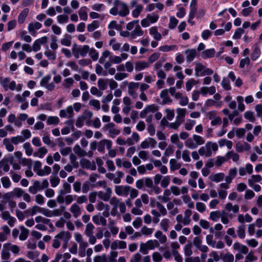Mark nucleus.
Here are the masks:
<instances>
[{
  "mask_svg": "<svg viewBox=\"0 0 262 262\" xmlns=\"http://www.w3.org/2000/svg\"><path fill=\"white\" fill-rule=\"evenodd\" d=\"M115 6L111 8L110 13L113 15H119L121 17H125L129 13L127 5L119 0H115L114 2Z\"/></svg>",
  "mask_w": 262,
  "mask_h": 262,
  "instance_id": "2",
  "label": "nucleus"
},
{
  "mask_svg": "<svg viewBox=\"0 0 262 262\" xmlns=\"http://www.w3.org/2000/svg\"><path fill=\"white\" fill-rule=\"evenodd\" d=\"M93 222L96 225H101L105 226L106 224V220L102 216L99 215H94L92 217Z\"/></svg>",
  "mask_w": 262,
  "mask_h": 262,
  "instance_id": "24",
  "label": "nucleus"
},
{
  "mask_svg": "<svg viewBox=\"0 0 262 262\" xmlns=\"http://www.w3.org/2000/svg\"><path fill=\"white\" fill-rule=\"evenodd\" d=\"M202 239L201 237L196 236L193 239V244L200 251L203 252H207L208 250V248L206 245H202Z\"/></svg>",
  "mask_w": 262,
  "mask_h": 262,
  "instance_id": "14",
  "label": "nucleus"
},
{
  "mask_svg": "<svg viewBox=\"0 0 262 262\" xmlns=\"http://www.w3.org/2000/svg\"><path fill=\"white\" fill-rule=\"evenodd\" d=\"M208 117L211 121V124L215 126L221 124L222 119L220 117L216 115V113L214 111L209 112L208 113Z\"/></svg>",
  "mask_w": 262,
  "mask_h": 262,
  "instance_id": "16",
  "label": "nucleus"
},
{
  "mask_svg": "<svg viewBox=\"0 0 262 262\" xmlns=\"http://www.w3.org/2000/svg\"><path fill=\"white\" fill-rule=\"evenodd\" d=\"M47 122L49 125L58 124L59 122V119L56 116H50L48 118Z\"/></svg>",
  "mask_w": 262,
  "mask_h": 262,
  "instance_id": "58",
  "label": "nucleus"
},
{
  "mask_svg": "<svg viewBox=\"0 0 262 262\" xmlns=\"http://www.w3.org/2000/svg\"><path fill=\"white\" fill-rule=\"evenodd\" d=\"M71 164L73 165L74 168H77L79 166V163L77 162V157L74 154H70L69 156Z\"/></svg>",
  "mask_w": 262,
  "mask_h": 262,
  "instance_id": "59",
  "label": "nucleus"
},
{
  "mask_svg": "<svg viewBox=\"0 0 262 262\" xmlns=\"http://www.w3.org/2000/svg\"><path fill=\"white\" fill-rule=\"evenodd\" d=\"M192 244L189 243L185 245L184 247V252L186 256L189 257L192 254V251L191 249Z\"/></svg>",
  "mask_w": 262,
  "mask_h": 262,
  "instance_id": "49",
  "label": "nucleus"
},
{
  "mask_svg": "<svg viewBox=\"0 0 262 262\" xmlns=\"http://www.w3.org/2000/svg\"><path fill=\"white\" fill-rule=\"evenodd\" d=\"M93 116V113L90 111H84L81 115H79L76 122V126L78 128L83 126L86 119H90Z\"/></svg>",
  "mask_w": 262,
  "mask_h": 262,
  "instance_id": "7",
  "label": "nucleus"
},
{
  "mask_svg": "<svg viewBox=\"0 0 262 262\" xmlns=\"http://www.w3.org/2000/svg\"><path fill=\"white\" fill-rule=\"evenodd\" d=\"M71 233L68 231H62L57 234L53 239L52 247L54 248L58 249L60 247L62 243V248L66 250L68 246L69 241L71 238Z\"/></svg>",
  "mask_w": 262,
  "mask_h": 262,
  "instance_id": "1",
  "label": "nucleus"
},
{
  "mask_svg": "<svg viewBox=\"0 0 262 262\" xmlns=\"http://www.w3.org/2000/svg\"><path fill=\"white\" fill-rule=\"evenodd\" d=\"M224 177V173L222 172L212 174L209 176V179L214 182L219 183L222 181Z\"/></svg>",
  "mask_w": 262,
  "mask_h": 262,
  "instance_id": "29",
  "label": "nucleus"
},
{
  "mask_svg": "<svg viewBox=\"0 0 262 262\" xmlns=\"http://www.w3.org/2000/svg\"><path fill=\"white\" fill-rule=\"evenodd\" d=\"M110 204L113 206L114 209L117 210L119 205V204L120 203V201L119 199L117 198L115 196H113L112 198L111 197L110 199Z\"/></svg>",
  "mask_w": 262,
  "mask_h": 262,
  "instance_id": "53",
  "label": "nucleus"
},
{
  "mask_svg": "<svg viewBox=\"0 0 262 262\" xmlns=\"http://www.w3.org/2000/svg\"><path fill=\"white\" fill-rule=\"evenodd\" d=\"M145 243L147 246L148 250H153L156 247H158L159 246V242L156 239L148 240Z\"/></svg>",
  "mask_w": 262,
  "mask_h": 262,
  "instance_id": "40",
  "label": "nucleus"
},
{
  "mask_svg": "<svg viewBox=\"0 0 262 262\" xmlns=\"http://www.w3.org/2000/svg\"><path fill=\"white\" fill-rule=\"evenodd\" d=\"M177 117L176 119L178 120L184 121V119L187 113V110L186 108L178 107L176 110Z\"/></svg>",
  "mask_w": 262,
  "mask_h": 262,
  "instance_id": "26",
  "label": "nucleus"
},
{
  "mask_svg": "<svg viewBox=\"0 0 262 262\" xmlns=\"http://www.w3.org/2000/svg\"><path fill=\"white\" fill-rule=\"evenodd\" d=\"M215 53L214 49H207L202 52L201 56L204 59L212 58L214 56Z\"/></svg>",
  "mask_w": 262,
  "mask_h": 262,
  "instance_id": "30",
  "label": "nucleus"
},
{
  "mask_svg": "<svg viewBox=\"0 0 262 262\" xmlns=\"http://www.w3.org/2000/svg\"><path fill=\"white\" fill-rule=\"evenodd\" d=\"M170 169L171 171H174L180 169L181 167V163H179L176 159H171L169 161Z\"/></svg>",
  "mask_w": 262,
  "mask_h": 262,
  "instance_id": "33",
  "label": "nucleus"
},
{
  "mask_svg": "<svg viewBox=\"0 0 262 262\" xmlns=\"http://www.w3.org/2000/svg\"><path fill=\"white\" fill-rule=\"evenodd\" d=\"M196 209L199 212L202 213L206 209V206L202 202H198L195 204Z\"/></svg>",
  "mask_w": 262,
  "mask_h": 262,
  "instance_id": "64",
  "label": "nucleus"
},
{
  "mask_svg": "<svg viewBox=\"0 0 262 262\" xmlns=\"http://www.w3.org/2000/svg\"><path fill=\"white\" fill-rule=\"evenodd\" d=\"M184 53L186 56V60L188 62H191L196 55V51L194 49L186 50Z\"/></svg>",
  "mask_w": 262,
  "mask_h": 262,
  "instance_id": "21",
  "label": "nucleus"
},
{
  "mask_svg": "<svg viewBox=\"0 0 262 262\" xmlns=\"http://www.w3.org/2000/svg\"><path fill=\"white\" fill-rule=\"evenodd\" d=\"M157 141L152 138H147L143 141L140 144V147L142 149H146L150 147L151 148L155 147L157 144Z\"/></svg>",
  "mask_w": 262,
  "mask_h": 262,
  "instance_id": "15",
  "label": "nucleus"
},
{
  "mask_svg": "<svg viewBox=\"0 0 262 262\" xmlns=\"http://www.w3.org/2000/svg\"><path fill=\"white\" fill-rule=\"evenodd\" d=\"M75 240L79 244V250H85L88 243L85 241L81 233L76 232L74 235Z\"/></svg>",
  "mask_w": 262,
  "mask_h": 262,
  "instance_id": "11",
  "label": "nucleus"
},
{
  "mask_svg": "<svg viewBox=\"0 0 262 262\" xmlns=\"http://www.w3.org/2000/svg\"><path fill=\"white\" fill-rule=\"evenodd\" d=\"M102 130L107 131L110 137L113 138L120 133V130L115 128V125L112 122L105 124L102 127Z\"/></svg>",
  "mask_w": 262,
  "mask_h": 262,
  "instance_id": "5",
  "label": "nucleus"
},
{
  "mask_svg": "<svg viewBox=\"0 0 262 262\" xmlns=\"http://www.w3.org/2000/svg\"><path fill=\"white\" fill-rule=\"evenodd\" d=\"M51 172V168L48 166H44L42 169L37 171V175L40 177L49 175Z\"/></svg>",
  "mask_w": 262,
  "mask_h": 262,
  "instance_id": "43",
  "label": "nucleus"
},
{
  "mask_svg": "<svg viewBox=\"0 0 262 262\" xmlns=\"http://www.w3.org/2000/svg\"><path fill=\"white\" fill-rule=\"evenodd\" d=\"M170 220L164 218L161 220L160 223V226L162 230L164 232H167L170 227Z\"/></svg>",
  "mask_w": 262,
  "mask_h": 262,
  "instance_id": "32",
  "label": "nucleus"
},
{
  "mask_svg": "<svg viewBox=\"0 0 262 262\" xmlns=\"http://www.w3.org/2000/svg\"><path fill=\"white\" fill-rule=\"evenodd\" d=\"M195 64V76L196 77L211 75L213 73L212 69L207 68L205 66L200 62H194Z\"/></svg>",
  "mask_w": 262,
  "mask_h": 262,
  "instance_id": "4",
  "label": "nucleus"
},
{
  "mask_svg": "<svg viewBox=\"0 0 262 262\" xmlns=\"http://www.w3.org/2000/svg\"><path fill=\"white\" fill-rule=\"evenodd\" d=\"M97 193V195L100 199L104 201H108L111 197L112 190L110 187H107L105 189V192L100 191Z\"/></svg>",
  "mask_w": 262,
  "mask_h": 262,
  "instance_id": "17",
  "label": "nucleus"
},
{
  "mask_svg": "<svg viewBox=\"0 0 262 262\" xmlns=\"http://www.w3.org/2000/svg\"><path fill=\"white\" fill-rule=\"evenodd\" d=\"M204 148L207 152V157H209L212 156V151L215 152L217 150L218 146L216 143L209 141L205 144Z\"/></svg>",
  "mask_w": 262,
  "mask_h": 262,
  "instance_id": "12",
  "label": "nucleus"
},
{
  "mask_svg": "<svg viewBox=\"0 0 262 262\" xmlns=\"http://www.w3.org/2000/svg\"><path fill=\"white\" fill-rule=\"evenodd\" d=\"M63 189L59 191V193L61 194H67L70 193L71 192V187L70 184L67 182L63 183L62 185Z\"/></svg>",
  "mask_w": 262,
  "mask_h": 262,
  "instance_id": "46",
  "label": "nucleus"
},
{
  "mask_svg": "<svg viewBox=\"0 0 262 262\" xmlns=\"http://www.w3.org/2000/svg\"><path fill=\"white\" fill-rule=\"evenodd\" d=\"M130 187L126 185H117L115 187V192L119 196H127Z\"/></svg>",
  "mask_w": 262,
  "mask_h": 262,
  "instance_id": "8",
  "label": "nucleus"
},
{
  "mask_svg": "<svg viewBox=\"0 0 262 262\" xmlns=\"http://www.w3.org/2000/svg\"><path fill=\"white\" fill-rule=\"evenodd\" d=\"M227 161L230 159H232L234 162H236L239 160V156L233 151H229L227 152L225 155Z\"/></svg>",
  "mask_w": 262,
  "mask_h": 262,
  "instance_id": "38",
  "label": "nucleus"
},
{
  "mask_svg": "<svg viewBox=\"0 0 262 262\" xmlns=\"http://www.w3.org/2000/svg\"><path fill=\"white\" fill-rule=\"evenodd\" d=\"M235 149L238 152L249 151L251 149V146L247 142H244L243 144L237 142L235 144Z\"/></svg>",
  "mask_w": 262,
  "mask_h": 262,
  "instance_id": "22",
  "label": "nucleus"
},
{
  "mask_svg": "<svg viewBox=\"0 0 262 262\" xmlns=\"http://www.w3.org/2000/svg\"><path fill=\"white\" fill-rule=\"evenodd\" d=\"M89 51V47L88 45L81 46H78L76 43H74L72 45V53L76 58H78L79 56L85 57L88 53Z\"/></svg>",
  "mask_w": 262,
  "mask_h": 262,
  "instance_id": "3",
  "label": "nucleus"
},
{
  "mask_svg": "<svg viewBox=\"0 0 262 262\" xmlns=\"http://www.w3.org/2000/svg\"><path fill=\"white\" fill-rule=\"evenodd\" d=\"M261 179V176L259 174L252 175L248 180V184L250 186H252L254 183L260 182Z\"/></svg>",
  "mask_w": 262,
  "mask_h": 262,
  "instance_id": "41",
  "label": "nucleus"
},
{
  "mask_svg": "<svg viewBox=\"0 0 262 262\" xmlns=\"http://www.w3.org/2000/svg\"><path fill=\"white\" fill-rule=\"evenodd\" d=\"M149 63L145 61H139L136 62L135 65V69L136 72H139L146 68H148Z\"/></svg>",
  "mask_w": 262,
  "mask_h": 262,
  "instance_id": "28",
  "label": "nucleus"
},
{
  "mask_svg": "<svg viewBox=\"0 0 262 262\" xmlns=\"http://www.w3.org/2000/svg\"><path fill=\"white\" fill-rule=\"evenodd\" d=\"M135 25H136V27L133 33H139L141 31V28L140 26L138 24V23L136 21L129 23L126 26V28L128 30H132L134 28Z\"/></svg>",
  "mask_w": 262,
  "mask_h": 262,
  "instance_id": "34",
  "label": "nucleus"
},
{
  "mask_svg": "<svg viewBox=\"0 0 262 262\" xmlns=\"http://www.w3.org/2000/svg\"><path fill=\"white\" fill-rule=\"evenodd\" d=\"M0 84L3 87L4 90L7 91L8 89L14 91L16 88V83L14 81H10L8 77H0Z\"/></svg>",
  "mask_w": 262,
  "mask_h": 262,
  "instance_id": "6",
  "label": "nucleus"
},
{
  "mask_svg": "<svg viewBox=\"0 0 262 262\" xmlns=\"http://www.w3.org/2000/svg\"><path fill=\"white\" fill-rule=\"evenodd\" d=\"M143 6L141 5H138L135 7L134 10L132 11V15L134 18H137L140 15L143 10Z\"/></svg>",
  "mask_w": 262,
  "mask_h": 262,
  "instance_id": "55",
  "label": "nucleus"
},
{
  "mask_svg": "<svg viewBox=\"0 0 262 262\" xmlns=\"http://www.w3.org/2000/svg\"><path fill=\"white\" fill-rule=\"evenodd\" d=\"M73 151L75 154L79 157H84L89 155L84 150L82 149L78 144L75 145L73 147Z\"/></svg>",
  "mask_w": 262,
  "mask_h": 262,
  "instance_id": "25",
  "label": "nucleus"
},
{
  "mask_svg": "<svg viewBox=\"0 0 262 262\" xmlns=\"http://www.w3.org/2000/svg\"><path fill=\"white\" fill-rule=\"evenodd\" d=\"M221 212L219 211H211L209 214V218L214 222H217L222 216Z\"/></svg>",
  "mask_w": 262,
  "mask_h": 262,
  "instance_id": "44",
  "label": "nucleus"
},
{
  "mask_svg": "<svg viewBox=\"0 0 262 262\" xmlns=\"http://www.w3.org/2000/svg\"><path fill=\"white\" fill-rule=\"evenodd\" d=\"M201 93L205 96L207 93L210 95L215 94L216 89L214 86H211L210 87L203 86L200 89Z\"/></svg>",
  "mask_w": 262,
  "mask_h": 262,
  "instance_id": "27",
  "label": "nucleus"
},
{
  "mask_svg": "<svg viewBox=\"0 0 262 262\" xmlns=\"http://www.w3.org/2000/svg\"><path fill=\"white\" fill-rule=\"evenodd\" d=\"M160 97L162 99V104H166L172 102L171 99L168 96V90H162L160 94Z\"/></svg>",
  "mask_w": 262,
  "mask_h": 262,
  "instance_id": "23",
  "label": "nucleus"
},
{
  "mask_svg": "<svg viewBox=\"0 0 262 262\" xmlns=\"http://www.w3.org/2000/svg\"><path fill=\"white\" fill-rule=\"evenodd\" d=\"M20 229L21 232L19 234V238L20 241H25L28 237L29 231L28 229L23 226L20 227Z\"/></svg>",
  "mask_w": 262,
  "mask_h": 262,
  "instance_id": "36",
  "label": "nucleus"
},
{
  "mask_svg": "<svg viewBox=\"0 0 262 262\" xmlns=\"http://www.w3.org/2000/svg\"><path fill=\"white\" fill-rule=\"evenodd\" d=\"M23 147L24 149L25 150L26 154L27 156H29L32 154L33 150L31 146V144L29 143L26 142L24 143L23 145Z\"/></svg>",
  "mask_w": 262,
  "mask_h": 262,
  "instance_id": "56",
  "label": "nucleus"
},
{
  "mask_svg": "<svg viewBox=\"0 0 262 262\" xmlns=\"http://www.w3.org/2000/svg\"><path fill=\"white\" fill-rule=\"evenodd\" d=\"M139 86L138 82H130L128 84V94L134 99L137 98L138 96L137 90Z\"/></svg>",
  "mask_w": 262,
  "mask_h": 262,
  "instance_id": "9",
  "label": "nucleus"
},
{
  "mask_svg": "<svg viewBox=\"0 0 262 262\" xmlns=\"http://www.w3.org/2000/svg\"><path fill=\"white\" fill-rule=\"evenodd\" d=\"M29 13V9L28 8L24 9L19 14L18 17V21L19 24H23L26 17Z\"/></svg>",
  "mask_w": 262,
  "mask_h": 262,
  "instance_id": "37",
  "label": "nucleus"
},
{
  "mask_svg": "<svg viewBox=\"0 0 262 262\" xmlns=\"http://www.w3.org/2000/svg\"><path fill=\"white\" fill-rule=\"evenodd\" d=\"M41 27V24L38 22L31 23L28 26V29L30 32H34Z\"/></svg>",
  "mask_w": 262,
  "mask_h": 262,
  "instance_id": "48",
  "label": "nucleus"
},
{
  "mask_svg": "<svg viewBox=\"0 0 262 262\" xmlns=\"http://www.w3.org/2000/svg\"><path fill=\"white\" fill-rule=\"evenodd\" d=\"M245 228L246 227L244 224H241L238 226L236 232L239 238L241 239L245 238L246 236Z\"/></svg>",
  "mask_w": 262,
  "mask_h": 262,
  "instance_id": "35",
  "label": "nucleus"
},
{
  "mask_svg": "<svg viewBox=\"0 0 262 262\" xmlns=\"http://www.w3.org/2000/svg\"><path fill=\"white\" fill-rule=\"evenodd\" d=\"M116 174L117 177H115V174L108 172L105 174V177L111 180H113L114 183L119 184L121 183V180L124 176V173L121 171H116Z\"/></svg>",
  "mask_w": 262,
  "mask_h": 262,
  "instance_id": "13",
  "label": "nucleus"
},
{
  "mask_svg": "<svg viewBox=\"0 0 262 262\" xmlns=\"http://www.w3.org/2000/svg\"><path fill=\"white\" fill-rule=\"evenodd\" d=\"M107 81L106 79H99L98 80V85L100 90H105L107 88Z\"/></svg>",
  "mask_w": 262,
  "mask_h": 262,
  "instance_id": "57",
  "label": "nucleus"
},
{
  "mask_svg": "<svg viewBox=\"0 0 262 262\" xmlns=\"http://www.w3.org/2000/svg\"><path fill=\"white\" fill-rule=\"evenodd\" d=\"M239 206L237 205H233L231 203H227L225 205V209L228 212L232 211L234 213H236L239 211Z\"/></svg>",
  "mask_w": 262,
  "mask_h": 262,
  "instance_id": "31",
  "label": "nucleus"
},
{
  "mask_svg": "<svg viewBox=\"0 0 262 262\" xmlns=\"http://www.w3.org/2000/svg\"><path fill=\"white\" fill-rule=\"evenodd\" d=\"M74 116L73 108L71 105L68 106L66 109L61 110L59 111V116L61 118H71Z\"/></svg>",
  "mask_w": 262,
  "mask_h": 262,
  "instance_id": "18",
  "label": "nucleus"
},
{
  "mask_svg": "<svg viewBox=\"0 0 262 262\" xmlns=\"http://www.w3.org/2000/svg\"><path fill=\"white\" fill-rule=\"evenodd\" d=\"M47 152V149L45 147H41L39 148L38 150L33 154V155L35 157L42 158Z\"/></svg>",
  "mask_w": 262,
  "mask_h": 262,
  "instance_id": "39",
  "label": "nucleus"
},
{
  "mask_svg": "<svg viewBox=\"0 0 262 262\" xmlns=\"http://www.w3.org/2000/svg\"><path fill=\"white\" fill-rule=\"evenodd\" d=\"M156 207L159 210V213L161 215H165L167 214V210L165 207L159 202L156 203Z\"/></svg>",
  "mask_w": 262,
  "mask_h": 262,
  "instance_id": "62",
  "label": "nucleus"
},
{
  "mask_svg": "<svg viewBox=\"0 0 262 262\" xmlns=\"http://www.w3.org/2000/svg\"><path fill=\"white\" fill-rule=\"evenodd\" d=\"M10 243H7L3 245V249L1 252V258L2 260L9 259L11 254L9 251Z\"/></svg>",
  "mask_w": 262,
  "mask_h": 262,
  "instance_id": "19",
  "label": "nucleus"
},
{
  "mask_svg": "<svg viewBox=\"0 0 262 262\" xmlns=\"http://www.w3.org/2000/svg\"><path fill=\"white\" fill-rule=\"evenodd\" d=\"M185 145L186 147L190 149H195L197 147V145L195 144L193 139L189 138L187 139L185 142Z\"/></svg>",
  "mask_w": 262,
  "mask_h": 262,
  "instance_id": "54",
  "label": "nucleus"
},
{
  "mask_svg": "<svg viewBox=\"0 0 262 262\" xmlns=\"http://www.w3.org/2000/svg\"><path fill=\"white\" fill-rule=\"evenodd\" d=\"M88 53H89V55L93 60L96 61L98 59L99 54L98 52H97L95 49H94V48H89V51H88Z\"/></svg>",
  "mask_w": 262,
  "mask_h": 262,
  "instance_id": "60",
  "label": "nucleus"
},
{
  "mask_svg": "<svg viewBox=\"0 0 262 262\" xmlns=\"http://www.w3.org/2000/svg\"><path fill=\"white\" fill-rule=\"evenodd\" d=\"M3 144L5 145L7 150L10 152L12 151L14 149V146L10 142V141L8 138H5L3 140Z\"/></svg>",
  "mask_w": 262,
  "mask_h": 262,
  "instance_id": "47",
  "label": "nucleus"
},
{
  "mask_svg": "<svg viewBox=\"0 0 262 262\" xmlns=\"http://www.w3.org/2000/svg\"><path fill=\"white\" fill-rule=\"evenodd\" d=\"M11 142L16 145L19 143H22L25 141V139L21 136H17L16 137H13L11 138Z\"/></svg>",
  "mask_w": 262,
  "mask_h": 262,
  "instance_id": "61",
  "label": "nucleus"
},
{
  "mask_svg": "<svg viewBox=\"0 0 262 262\" xmlns=\"http://www.w3.org/2000/svg\"><path fill=\"white\" fill-rule=\"evenodd\" d=\"M86 10V7H82L79 10V17L81 19L83 20H86L88 19V14Z\"/></svg>",
  "mask_w": 262,
  "mask_h": 262,
  "instance_id": "51",
  "label": "nucleus"
},
{
  "mask_svg": "<svg viewBox=\"0 0 262 262\" xmlns=\"http://www.w3.org/2000/svg\"><path fill=\"white\" fill-rule=\"evenodd\" d=\"M112 142L108 139H103L100 141L97 144L98 151L104 153L105 152V146L107 149L112 148Z\"/></svg>",
  "mask_w": 262,
  "mask_h": 262,
  "instance_id": "10",
  "label": "nucleus"
},
{
  "mask_svg": "<svg viewBox=\"0 0 262 262\" xmlns=\"http://www.w3.org/2000/svg\"><path fill=\"white\" fill-rule=\"evenodd\" d=\"M141 232L143 235H150L154 232V229L148 228L146 226H143L141 229Z\"/></svg>",
  "mask_w": 262,
  "mask_h": 262,
  "instance_id": "50",
  "label": "nucleus"
},
{
  "mask_svg": "<svg viewBox=\"0 0 262 262\" xmlns=\"http://www.w3.org/2000/svg\"><path fill=\"white\" fill-rule=\"evenodd\" d=\"M1 182L3 185V186L5 188H8L10 187L11 185V182L9 179V178L7 177H4L1 178Z\"/></svg>",
  "mask_w": 262,
  "mask_h": 262,
  "instance_id": "63",
  "label": "nucleus"
},
{
  "mask_svg": "<svg viewBox=\"0 0 262 262\" xmlns=\"http://www.w3.org/2000/svg\"><path fill=\"white\" fill-rule=\"evenodd\" d=\"M192 139L198 146L203 145L205 143V140L202 137L194 134L192 136Z\"/></svg>",
  "mask_w": 262,
  "mask_h": 262,
  "instance_id": "42",
  "label": "nucleus"
},
{
  "mask_svg": "<svg viewBox=\"0 0 262 262\" xmlns=\"http://www.w3.org/2000/svg\"><path fill=\"white\" fill-rule=\"evenodd\" d=\"M95 229L94 226L91 223H88L84 230V234L88 236L90 235H93V230Z\"/></svg>",
  "mask_w": 262,
  "mask_h": 262,
  "instance_id": "45",
  "label": "nucleus"
},
{
  "mask_svg": "<svg viewBox=\"0 0 262 262\" xmlns=\"http://www.w3.org/2000/svg\"><path fill=\"white\" fill-rule=\"evenodd\" d=\"M70 211L75 219L78 217L81 214L80 207L76 203H74L71 205Z\"/></svg>",
  "mask_w": 262,
  "mask_h": 262,
  "instance_id": "20",
  "label": "nucleus"
},
{
  "mask_svg": "<svg viewBox=\"0 0 262 262\" xmlns=\"http://www.w3.org/2000/svg\"><path fill=\"white\" fill-rule=\"evenodd\" d=\"M8 161L9 160L3 159L0 161V168L3 169L5 172H8L10 169Z\"/></svg>",
  "mask_w": 262,
  "mask_h": 262,
  "instance_id": "52",
  "label": "nucleus"
}]
</instances>
